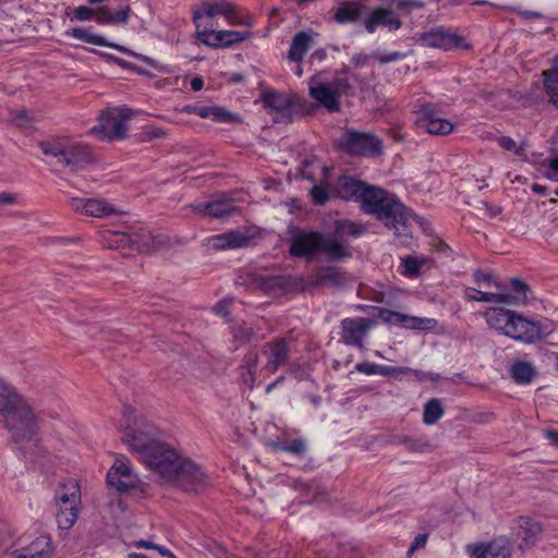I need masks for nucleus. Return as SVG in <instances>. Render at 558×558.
Listing matches in <instances>:
<instances>
[{
  "mask_svg": "<svg viewBox=\"0 0 558 558\" xmlns=\"http://www.w3.org/2000/svg\"><path fill=\"white\" fill-rule=\"evenodd\" d=\"M535 374V368L527 362H515L510 368L511 377L521 385L531 383Z\"/></svg>",
  "mask_w": 558,
  "mask_h": 558,
  "instance_id": "nucleus-35",
  "label": "nucleus"
},
{
  "mask_svg": "<svg viewBox=\"0 0 558 558\" xmlns=\"http://www.w3.org/2000/svg\"><path fill=\"white\" fill-rule=\"evenodd\" d=\"M410 373L413 374L421 381L426 379V375L423 372L413 369L410 367H393V366H388V365H381V367H380L381 376H391V377L399 378L400 376L410 374Z\"/></svg>",
  "mask_w": 558,
  "mask_h": 558,
  "instance_id": "nucleus-38",
  "label": "nucleus"
},
{
  "mask_svg": "<svg viewBox=\"0 0 558 558\" xmlns=\"http://www.w3.org/2000/svg\"><path fill=\"white\" fill-rule=\"evenodd\" d=\"M418 124L426 132L433 135H447L453 131V124L441 118L437 108L432 104L421 106L418 112Z\"/></svg>",
  "mask_w": 558,
  "mask_h": 558,
  "instance_id": "nucleus-15",
  "label": "nucleus"
},
{
  "mask_svg": "<svg viewBox=\"0 0 558 558\" xmlns=\"http://www.w3.org/2000/svg\"><path fill=\"white\" fill-rule=\"evenodd\" d=\"M310 96L329 112H339L341 109L340 95L329 84L311 85Z\"/></svg>",
  "mask_w": 558,
  "mask_h": 558,
  "instance_id": "nucleus-22",
  "label": "nucleus"
},
{
  "mask_svg": "<svg viewBox=\"0 0 558 558\" xmlns=\"http://www.w3.org/2000/svg\"><path fill=\"white\" fill-rule=\"evenodd\" d=\"M211 106H197V105H187L184 107L183 111L190 114H196L203 119L210 118Z\"/></svg>",
  "mask_w": 558,
  "mask_h": 558,
  "instance_id": "nucleus-52",
  "label": "nucleus"
},
{
  "mask_svg": "<svg viewBox=\"0 0 558 558\" xmlns=\"http://www.w3.org/2000/svg\"><path fill=\"white\" fill-rule=\"evenodd\" d=\"M466 553L471 558H509L511 555L509 543L502 537L488 543L469 544Z\"/></svg>",
  "mask_w": 558,
  "mask_h": 558,
  "instance_id": "nucleus-16",
  "label": "nucleus"
},
{
  "mask_svg": "<svg viewBox=\"0 0 558 558\" xmlns=\"http://www.w3.org/2000/svg\"><path fill=\"white\" fill-rule=\"evenodd\" d=\"M426 543H427V535L426 534H418L414 538L413 543L411 544V546H410V548L408 550V555L413 554L418 548L425 547Z\"/></svg>",
  "mask_w": 558,
  "mask_h": 558,
  "instance_id": "nucleus-59",
  "label": "nucleus"
},
{
  "mask_svg": "<svg viewBox=\"0 0 558 558\" xmlns=\"http://www.w3.org/2000/svg\"><path fill=\"white\" fill-rule=\"evenodd\" d=\"M340 145L352 156L376 157L383 153V143L376 135L355 130H348L341 137Z\"/></svg>",
  "mask_w": 558,
  "mask_h": 558,
  "instance_id": "nucleus-8",
  "label": "nucleus"
},
{
  "mask_svg": "<svg viewBox=\"0 0 558 558\" xmlns=\"http://www.w3.org/2000/svg\"><path fill=\"white\" fill-rule=\"evenodd\" d=\"M155 472L186 492H197L208 484V476L202 468L192 460L181 457L173 448L166 451L162 461L157 462Z\"/></svg>",
  "mask_w": 558,
  "mask_h": 558,
  "instance_id": "nucleus-4",
  "label": "nucleus"
},
{
  "mask_svg": "<svg viewBox=\"0 0 558 558\" xmlns=\"http://www.w3.org/2000/svg\"><path fill=\"white\" fill-rule=\"evenodd\" d=\"M70 206L75 211H80L95 218H106L118 214V210L113 205L98 198L73 197L70 201Z\"/></svg>",
  "mask_w": 558,
  "mask_h": 558,
  "instance_id": "nucleus-17",
  "label": "nucleus"
},
{
  "mask_svg": "<svg viewBox=\"0 0 558 558\" xmlns=\"http://www.w3.org/2000/svg\"><path fill=\"white\" fill-rule=\"evenodd\" d=\"M118 473L116 471H108L107 473V483L114 487L118 492L124 493L131 489H134L138 486V477L134 473H125L122 474L121 477L118 478Z\"/></svg>",
  "mask_w": 558,
  "mask_h": 558,
  "instance_id": "nucleus-32",
  "label": "nucleus"
},
{
  "mask_svg": "<svg viewBox=\"0 0 558 558\" xmlns=\"http://www.w3.org/2000/svg\"><path fill=\"white\" fill-rule=\"evenodd\" d=\"M113 236L116 238L114 242L117 244V248L129 246L137 251L144 252V250L147 247V241L141 242L137 238H132V233L126 234L117 232L113 234Z\"/></svg>",
  "mask_w": 558,
  "mask_h": 558,
  "instance_id": "nucleus-39",
  "label": "nucleus"
},
{
  "mask_svg": "<svg viewBox=\"0 0 558 558\" xmlns=\"http://www.w3.org/2000/svg\"><path fill=\"white\" fill-rule=\"evenodd\" d=\"M232 299H223L214 306V312L222 317H227L230 314V305Z\"/></svg>",
  "mask_w": 558,
  "mask_h": 558,
  "instance_id": "nucleus-57",
  "label": "nucleus"
},
{
  "mask_svg": "<svg viewBox=\"0 0 558 558\" xmlns=\"http://www.w3.org/2000/svg\"><path fill=\"white\" fill-rule=\"evenodd\" d=\"M0 416L15 442L32 440L38 430V418L33 408L14 387L0 378Z\"/></svg>",
  "mask_w": 558,
  "mask_h": 558,
  "instance_id": "nucleus-2",
  "label": "nucleus"
},
{
  "mask_svg": "<svg viewBox=\"0 0 558 558\" xmlns=\"http://www.w3.org/2000/svg\"><path fill=\"white\" fill-rule=\"evenodd\" d=\"M94 19V9L86 7V5H80L73 10V16L72 20H75L77 22H86Z\"/></svg>",
  "mask_w": 558,
  "mask_h": 558,
  "instance_id": "nucleus-50",
  "label": "nucleus"
},
{
  "mask_svg": "<svg viewBox=\"0 0 558 558\" xmlns=\"http://www.w3.org/2000/svg\"><path fill=\"white\" fill-rule=\"evenodd\" d=\"M207 245L214 250H229L247 246L250 238L239 231H229L208 238Z\"/></svg>",
  "mask_w": 558,
  "mask_h": 558,
  "instance_id": "nucleus-25",
  "label": "nucleus"
},
{
  "mask_svg": "<svg viewBox=\"0 0 558 558\" xmlns=\"http://www.w3.org/2000/svg\"><path fill=\"white\" fill-rule=\"evenodd\" d=\"M276 449L283 452H289L295 456H302L306 451V444L303 439L296 438L290 442H282L276 445Z\"/></svg>",
  "mask_w": 558,
  "mask_h": 558,
  "instance_id": "nucleus-41",
  "label": "nucleus"
},
{
  "mask_svg": "<svg viewBox=\"0 0 558 558\" xmlns=\"http://www.w3.org/2000/svg\"><path fill=\"white\" fill-rule=\"evenodd\" d=\"M81 501L80 487L76 481L70 480L56 493L58 506L57 523L62 530H69L77 520L78 504Z\"/></svg>",
  "mask_w": 558,
  "mask_h": 558,
  "instance_id": "nucleus-7",
  "label": "nucleus"
},
{
  "mask_svg": "<svg viewBox=\"0 0 558 558\" xmlns=\"http://www.w3.org/2000/svg\"><path fill=\"white\" fill-rule=\"evenodd\" d=\"M315 35L316 34L312 29L296 33L292 37L287 59L290 62L300 63L304 56L314 47Z\"/></svg>",
  "mask_w": 558,
  "mask_h": 558,
  "instance_id": "nucleus-23",
  "label": "nucleus"
},
{
  "mask_svg": "<svg viewBox=\"0 0 558 558\" xmlns=\"http://www.w3.org/2000/svg\"><path fill=\"white\" fill-rule=\"evenodd\" d=\"M68 35H71L75 39L82 40L87 44L101 46V47H110V48H114L122 52H129L128 49H125L119 45L108 43L104 36L89 33L87 28L75 27V28L71 29V32L68 33Z\"/></svg>",
  "mask_w": 558,
  "mask_h": 558,
  "instance_id": "nucleus-30",
  "label": "nucleus"
},
{
  "mask_svg": "<svg viewBox=\"0 0 558 558\" xmlns=\"http://www.w3.org/2000/svg\"><path fill=\"white\" fill-rule=\"evenodd\" d=\"M380 64L399 61L405 58V54L399 51H392L389 53H375L373 56Z\"/></svg>",
  "mask_w": 558,
  "mask_h": 558,
  "instance_id": "nucleus-53",
  "label": "nucleus"
},
{
  "mask_svg": "<svg viewBox=\"0 0 558 558\" xmlns=\"http://www.w3.org/2000/svg\"><path fill=\"white\" fill-rule=\"evenodd\" d=\"M496 299L494 303H506V304H519V301H515L514 295L509 293H495Z\"/></svg>",
  "mask_w": 558,
  "mask_h": 558,
  "instance_id": "nucleus-62",
  "label": "nucleus"
},
{
  "mask_svg": "<svg viewBox=\"0 0 558 558\" xmlns=\"http://www.w3.org/2000/svg\"><path fill=\"white\" fill-rule=\"evenodd\" d=\"M132 238H137L141 242L147 241V247L144 251L149 250L154 244V239L149 231L134 232Z\"/></svg>",
  "mask_w": 558,
  "mask_h": 558,
  "instance_id": "nucleus-60",
  "label": "nucleus"
},
{
  "mask_svg": "<svg viewBox=\"0 0 558 558\" xmlns=\"http://www.w3.org/2000/svg\"><path fill=\"white\" fill-rule=\"evenodd\" d=\"M131 110H110L104 112L99 118V124L94 126L90 132L99 140L112 141L125 136V121L131 118Z\"/></svg>",
  "mask_w": 558,
  "mask_h": 558,
  "instance_id": "nucleus-9",
  "label": "nucleus"
},
{
  "mask_svg": "<svg viewBox=\"0 0 558 558\" xmlns=\"http://www.w3.org/2000/svg\"><path fill=\"white\" fill-rule=\"evenodd\" d=\"M320 253H323L329 262H340L352 256V252L345 244L344 240L324 234Z\"/></svg>",
  "mask_w": 558,
  "mask_h": 558,
  "instance_id": "nucleus-24",
  "label": "nucleus"
},
{
  "mask_svg": "<svg viewBox=\"0 0 558 558\" xmlns=\"http://www.w3.org/2000/svg\"><path fill=\"white\" fill-rule=\"evenodd\" d=\"M380 367H381V365L374 364L371 362H362V363H357L355 365V369L359 373L366 374V375H374V374L380 375Z\"/></svg>",
  "mask_w": 558,
  "mask_h": 558,
  "instance_id": "nucleus-54",
  "label": "nucleus"
},
{
  "mask_svg": "<svg viewBox=\"0 0 558 558\" xmlns=\"http://www.w3.org/2000/svg\"><path fill=\"white\" fill-rule=\"evenodd\" d=\"M445 410L439 399H430L424 405L423 422L426 425L436 424L444 415Z\"/></svg>",
  "mask_w": 558,
  "mask_h": 558,
  "instance_id": "nucleus-36",
  "label": "nucleus"
},
{
  "mask_svg": "<svg viewBox=\"0 0 558 558\" xmlns=\"http://www.w3.org/2000/svg\"><path fill=\"white\" fill-rule=\"evenodd\" d=\"M312 203L316 206H323L329 199V192L323 184H316L310 192Z\"/></svg>",
  "mask_w": 558,
  "mask_h": 558,
  "instance_id": "nucleus-44",
  "label": "nucleus"
},
{
  "mask_svg": "<svg viewBox=\"0 0 558 558\" xmlns=\"http://www.w3.org/2000/svg\"><path fill=\"white\" fill-rule=\"evenodd\" d=\"M327 57L325 49H316L311 56H310V63L314 64L316 62L320 63L323 62Z\"/></svg>",
  "mask_w": 558,
  "mask_h": 558,
  "instance_id": "nucleus-64",
  "label": "nucleus"
},
{
  "mask_svg": "<svg viewBox=\"0 0 558 558\" xmlns=\"http://www.w3.org/2000/svg\"><path fill=\"white\" fill-rule=\"evenodd\" d=\"M340 96L341 95H348L351 89L352 85L349 81V77L345 75H342V73H336L333 80L329 84Z\"/></svg>",
  "mask_w": 558,
  "mask_h": 558,
  "instance_id": "nucleus-43",
  "label": "nucleus"
},
{
  "mask_svg": "<svg viewBox=\"0 0 558 558\" xmlns=\"http://www.w3.org/2000/svg\"><path fill=\"white\" fill-rule=\"evenodd\" d=\"M94 20L101 25H107L112 23V13L110 12L108 7H100L98 9H94Z\"/></svg>",
  "mask_w": 558,
  "mask_h": 558,
  "instance_id": "nucleus-51",
  "label": "nucleus"
},
{
  "mask_svg": "<svg viewBox=\"0 0 558 558\" xmlns=\"http://www.w3.org/2000/svg\"><path fill=\"white\" fill-rule=\"evenodd\" d=\"M324 233L319 231L296 230L290 239L289 254L296 258L313 259L320 253Z\"/></svg>",
  "mask_w": 558,
  "mask_h": 558,
  "instance_id": "nucleus-10",
  "label": "nucleus"
},
{
  "mask_svg": "<svg viewBox=\"0 0 558 558\" xmlns=\"http://www.w3.org/2000/svg\"><path fill=\"white\" fill-rule=\"evenodd\" d=\"M215 15L226 16L230 23L235 25H250V15L241 8L228 1L205 2L194 12V21L197 22L203 16L213 17Z\"/></svg>",
  "mask_w": 558,
  "mask_h": 558,
  "instance_id": "nucleus-11",
  "label": "nucleus"
},
{
  "mask_svg": "<svg viewBox=\"0 0 558 558\" xmlns=\"http://www.w3.org/2000/svg\"><path fill=\"white\" fill-rule=\"evenodd\" d=\"M24 551L27 553L29 558H51L53 553L51 538L41 535L24 547Z\"/></svg>",
  "mask_w": 558,
  "mask_h": 558,
  "instance_id": "nucleus-31",
  "label": "nucleus"
},
{
  "mask_svg": "<svg viewBox=\"0 0 558 558\" xmlns=\"http://www.w3.org/2000/svg\"><path fill=\"white\" fill-rule=\"evenodd\" d=\"M232 336L239 345L246 344L255 338V331L246 323H242L232 329Z\"/></svg>",
  "mask_w": 558,
  "mask_h": 558,
  "instance_id": "nucleus-40",
  "label": "nucleus"
},
{
  "mask_svg": "<svg viewBox=\"0 0 558 558\" xmlns=\"http://www.w3.org/2000/svg\"><path fill=\"white\" fill-rule=\"evenodd\" d=\"M209 119L218 123H228L234 121L235 116L222 107L211 106Z\"/></svg>",
  "mask_w": 558,
  "mask_h": 558,
  "instance_id": "nucleus-48",
  "label": "nucleus"
},
{
  "mask_svg": "<svg viewBox=\"0 0 558 558\" xmlns=\"http://www.w3.org/2000/svg\"><path fill=\"white\" fill-rule=\"evenodd\" d=\"M234 210V203L229 197L219 196L216 199L209 202V217L211 218L229 217Z\"/></svg>",
  "mask_w": 558,
  "mask_h": 558,
  "instance_id": "nucleus-33",
  "label": "nucleus"
},
{
  "mask_svg": "<svg viewBox=\"0 0 558 558\" xmlns=\"http://www.w3.org/2000/svg\"><path fill=\"white\" fill-rule=\"evenodd\" d=\"M202 35L207 36L203 41L214 47H228L245 39L242 33L235 31H210L204 32Z\"/></svg>",
  "mask_w": 558,
  "mask_h": 558,
  "instance_id": "nucleus-27",
  "label": "nucleus"
},
{
  "mask_svg": "<svg viewBox=\"0 0 558 558\" xmlns=\"http://www.w3.org/2000/svg\"><path fill=\"white\" fill-rule=\"evenodd\" d=\"M544 87L550 102L558 108V73L556 71H543Z\"/></svg>",
  "mask_w": 558,
  "mask_h": 558,
  "instance_id": "nucleus-37",
  "label": "nucleus"
},
{
  "mask_svg": "<svg viewBox=\"0 0 558 558\" xmlns=\"http://www.w3.org/2000/svg\"><path fill=\"white\" fill-rule=\"evenodd\" d=\"M363 196L361 208L365 214L384 221L386 227L396 230L398 234L407 229L412 214L396 194L369 184Z\"/></svg>",
  "mask_w": 558,
  "mask_h": 558,
  "instance_id": "nucleus-3",
  "label": "nucleus"
},
{
  "mask_svg": "<svg viewBox=\"0 0 558 558\" xmlns=\"http://www.w3.org/2000/svg\"><path fill=\"white\" fill-rule=\"evenodd\" d=\"M497 143L501 148L508 151H513L515 156L522 157L524 155L525 148L523 145L518 146L515 141L510 136H499L497 137Z\"/></svg>",
  "mask_w": 558,
  "mask_h": 558,
  "instance_id": "nucleus-45",
  "label": "nucleus"
},
{
  "mask_svg": "<svg viewBox=\"0 0 558 558\" xmlns=\"http://www.w3.org/2000/svg\"><path fill=\"white\" fill-rule=\"evenodd\" d=\"M258 359H259V355H258L257 351L252 350V351L247 352L243 360V362H244L243 368L250 369V371H255L257 367V364H258Z\"/></svg>",
  "mask_w": 558,
  "mask_h": 558,
  "instance_id": "nucleus-55",
  "label": "nucleus"
},
{
  "mask_svg": "<svg viewBox=\"0 0 558 558\" xmlns=\"http://www.w3.org/2000/svg\"><path fill=\"white\" fill-rule=\"evenodd\" d=\"M38 146L44 155L51 156L57 162L70 171H80L95 162L89 147L69 138L41 141Z\"/></svg>",
  "mask_w": 558,
  "mask_h": 558,
  "instance_id": "nucleus-5",
  "label": "nucleus"
},
{
  "mask_svg": "<svg viewBox=\"0 0 558 558\" xmlns=\"http://www.w3.org/2000/svg\"><path fill=\"white\" fill-rule=\"evenodd\" d=\"M403 266V274L408 277H416L423 266V260L414 256H405L401 259Z\"/></svg>",
  "mask_w": 558,
  "mask_h": 558,
  "instance_id": "nucleus-42",
  "label": "nucleus"
},
{
  "mask_svg": "<svg viewBox=\"0 0 558 558\" xmlns=\"http://www.w3.org/2000/svg\"><path fill=\"white\" fill-rule=\"evenodd\" d=\"M11 121L17 128L24 129L31 126L36 120L27 111L20 110L11 112Z\"/></svg>",
  "mask_w": 558,
  "mask_h": 558,
  "instance_id": "nucleus-46",
  "label": "nucleus"
},
{
  "mask_svg": "<svg viewBox=\"0 0 558 558\" xmlns=\"http://www.w3.org/2000/svg\"><path fill=\"white\" fill-rule=\"evenodd\" d=\"M485 318L490 328L524 344L538 343L554 331V324L547 318L532 320L521 313L504 307L488 308Z\"/></svg>",
  "mask_w": 558,
  "mask_h": 558,
  "instance_id": "nucleus-1",
  "label": "nucleus"
},
{
  "mask_svg": "<svg viewBox=\"0 0 558 558\" xmlns=\"http://www.w3.org/2000/svg\"><path fill=\"white\" fill-rule=\"evenodd\" d=\"M130 13H131L130 7H125L121 10H119L118 12L112 13L113 21L111 24L125 25L129 21Z\"/></svg>",
  "mask_w": 558,
  "mask_h": 558,
  "instance_id": "nucleus-56",
  "label": "nucleus"
},
{
  "mask_svg": "<svg viewBox=\"0 0 558 558\" xmlns=\"http://www.w3.org/2000/svg\"><path fill=\"white\" fill-rule=\"evenodd\" d=\"M378 317L385 323L400 325L409 329H432L436 326V320L433 318L410 316L387 308H380Z\"/></svg>",
  "mask_w": 558,
  "mask_h": 558,
  "instance_id": "nucleus-18",
  "label": "nucleus"
},
{
  "mask_svg": "<svg viewBox=\"0 0 558 558\" xmlns=\"http://www.w3.org/2000/svg\"><path fill=\"white\" fill-rule=\"evenodd\" d=\"M465 293L470 300H474V301H478V302L494 303V300L496 299L495 293L482 292L474 288H468Z\"/></svg>",
  "mask_w": 558,
  "mask_h": 558,
  "instance_id": "nucleus-49",
  "label": "nucleus"
},
{
  "mask_svg": "<svg viewBox=\"0 0 558 558\" xmlns=\"http://www.w3.org/2000/svg\"><path fill=\"white\" fill-rule=\"evenodd\" d=\"M542 532L543 527L537 521L530 518H520L518 532V535L521 538L520 548L526 549L534 546Z\"/></svg>",
  "mask_w": 558,
  "mask_h": 558,
  "instance_id": "nucleus-26",
  "label": "nucleus"
},
{
  "mask_svg": "<svg viewBox=\"0 0 558 558\" xmlns=\"http://www.w3.org/2000/svg\"><path fill=\"white\" fill-rule=\"evenodd\" d=\"M368 185V183L353 177L342 175L335 183L333 193L341 199L354 201L361 204Z\"/></svg>",
  "mask_w": 558,
  "mask_h": 558,
  "instance_id": "nucleus-19",
  "label": "nucleus"
},
{
  "mask_svg": "<svg viewBox=\"0 0 558 558\" xmlns=\"http://www.w3.org/2000/svg\"><path fill=\"white\" fill-rule=\"evenodd\" d=\"M363 7L356 1H344L335 11L333 20L338 24L357 23L363 15Z\"/></svg>",
  "mask_w": 558,
  "mask_h": 558,
  "instance_id": "nucleus-28",
  "label": "nucleus"
},
{
  "mask_svg": "<svg viewBox=\"0 0 558 558\" xmlns=\"http://www.w3.org/2000/svg\"><path fill=\"white\" fill-rule=\"evenodd\" d=\"M365 29L374 33L377 26L387 27L389 31H397L402 26L401 20L387 8H376L364 22Z\"/></svg>",
  "mask_w": 558,
  "mask_h": 558,
  "instance_id": "nucleus-21",
  "label": "nucleus"
},
{
  "mask_svg": "<svg viewBox=\"0 0 558 558\" xmlns=\"http://www.w3.org/2000/svg\"><path fill=\"white\" fill-rule=\"evenodd\" d=\"M510 287L514 292L515 301L524 303L527 300L526 292L530 288L524 281L519 278H512L510 281Z\"/></svg>",
  "mask_w": 558,
  "mask_h": 558,
  "instance_id": "nucleus-47",
  "label": "nucleus"
},
{
  "mask_svg": "<svg viewBox=\"0 0 558 558\" xmlns=\"http://www.w3.org/2000/svg\"><path fill=\"white\" fill-rule=\"evenodd\" d=\"M109 471H116L118 473V478L121 477L122 474L124 475L125 473H133L126 461L123 459H117Z\"/></svg>",
  "mask_w": 558,
  "mask_h": 558,
  "instance_id": "nucleus-58",
  "label": "nucleus"
},
{
  "mask_svg": "<svg viewBox=\"0 0 558 558\" xmlns=\"http://www.w3.org/2000/svg\"><path fill=\"white\" fill-rule=\"evenodd\" d=\"M365 232L366 228L362 223H357L347 219L337 220L335 222V234L342 240L345 235L357 238Z\"/></svg>",
  "mask_w": 558,
  "mask_h": 558,
  "instance_id": "nucleus-34",
  "label": "nucleus"
},
{
  "mask_svg": "<svg viewBox=\"0 0 558 558\" xmlns=\"http://www.w3.org/2000/svg\"><path fill=\"white\" fill-rule=\"evenodd\" d=\"M189 207L195 213L209 216V202L192 204Z\"/></svg>",
  "mask_w": 558,
  "mask_h": 558,
  "instance_id": "nucleus-63",
  "label": "nucleus"
},
{
  "mask_svg": "<svg viewBox=\"0 0 558 558\" xmlns=\"http://www.w3.org/2000/svg\"><path fill=\"white\" fill-rule=\"evenodd\" d=\"M260 354L265 360L263 371L274 374L288 364L291 354V339L276 338L263 345Z\"/></svg>",
  "mask_w": 558,
  "mask_h": 558,
  "instance_id": "nucleus-12",
  "label": "nucleus"
},
{
  "mask_svg": "<svg viewBox=\"0 0 558 558\" xmlns=\"http://www.w3.org/2000/svg\"><path fill=\"white\" fill-rule=\"evenodd\" d=\"M422 44L429 48L442 49L445 51L452 49H469L464 37L460 36L450 28L435 27L422 34Z\"/></svg>",
  "mask_w": 558,
  "mask_h": 558,
  "instance_id": "nucleus-13",
  "label": "nucleus"
},
{
  "mask_svg": "<svg viewBox=\"0 0 558 558\" xmlns=\"http://www.w3.org/2000/svg\"><path fill=\"white\" fill-rule=\"evenodd\" d=\"M374 322L364 317L344 318L341 320V340L348 345L364 348L363 340L373 328Z\"/></svg>",
  "mask_w": 558,
  "mask_h": 558,
  "instance_id": "nucleus-14",
  "label": "nucleus"
},
{
  "mask_svg": "<svg viewBox=\"0 0 558 558\" xmlns=\"http://www.w3.org/2000/svg\"><path fill=\"white\" fill-rule=\"evenodd\" d=\"M263 102L266 108L278 114L275 119L276 122L291 121L294 107L288 96L276 92H267L263 94Z\"/></svg>",
  "mask_w": 558,
  "mask_h": 558,
  "instance_id": "nucleus-20",
  "label": "nucleus"
},
{
  "mask_svg": "<svg viewBox=\"0 0 558 558\" xmlns=\"http://www.w3.org/2000/svg\"><path fill=\"white\" fill-rule=\"evenodd\" d=\"M16 202V195L13 193L3 192L0 193V211L8 206Z\"/></svg>",
  "mask_w": 558,
  "mask_h": 558,
  "instance_id": "nucleus-61",
  "label": "nucleus"
},
{
  "mask_svg": "<svg viewBox=\"0 0 558 558\" xmlns=\"http://www.w3.org/2000/svg\"><path fill=\"white\" fill-rule=\"evenodd\" d=\"M129 448L138 453L143 462L153 471L157 469V462L162 461L166 451L171 447L156 437V428L147 427L145 430L126 428L122 437Z\"/></svg>",
  "mask_w": 558,
  "mask_h": 558,
  "instance_id": "nucleus-6",
  "label": "nucleus"
},
{
  "mask_svg": "<svg viewBox=\"0 0 558 558\" xmlns=\"http://www.w3.org/2000/svg\"><path fill=\"white\" fill-rule=\"evenodd\" d=\"M314 277L317 283H329L337 287L343 286L348 280L345 271L337 266L319 267Z\"/></svg>",
  "mask_w": 558,
  "mask_h": 558,
  "instance_id": "nucleus-29",
  "label": "nucleus"
}]
</instances>
